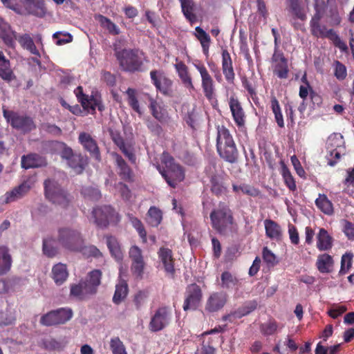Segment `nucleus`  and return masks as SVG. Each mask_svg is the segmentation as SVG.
<instances>
[{"mask_svg":"<svg viewBox=\"0 0 354 354\" xmlns=\"http://www.w3.org/2000/svg\"><path fill=\"white\" fill-rule=\"evenodd\" d=\"M59 241L66 249L72 251H80L86 257L97 258L102 254L94 245L83 246L84 241L81 234L75 229H61L59 232Z\"/></svg>","mask_w":354,"mask_h":354,"instance_id":"obj_1","label":"nucleus"},{"mask_svg":"<svg viewBox=\"0 0 354 354\" xmlns=\"http://www.w3.org/2000/svg\"><path fill=\"white\" fill-rule=\"evenodd\" d=\"M102 272L100 270H94L88 274L85 281H80L77 284L71 286V296L83 300L94 295L100 284Z\"/></svg>","mask_w":354,"mask_h":354,"instance_id":"obj_2","label":"nucleus"},{"mask_svg":"<svg viewBox=\"0 0 354 354\" xmlns=\"http://www.w3.org/2000/svg\"><path fill=\"white\" fill-rule=\"evenodd\" d=\"M216 149L219 156L225 161L234 163L238 158V150L229 130L224 126H218Z\"/></svg>","mask_w":354,"mask_h":354,"instance_id":"obj_3","label":"nucleus"},{"mask_svg":"<svg viewBox=\"0 0 354 354\" xmlns=\"http://www.w3.org/2000/svg\"><path fill=\"white\" fill-rule=\"evenodd\" d=\"M161 162L162 166L157 165V169L170 187H176L185 178L183 169L176 163L174 158L167 153L162 154Z\"/></svg>","mask_w":354,"mask_h":354,"instance_id":"obj_4","label":"nucleus"},{"mask_svg":"<svg viewBox=\"0 0 354 354\" xmlns=\"http://www.w3.org/2000/svg\"><path fill=\"white\" fill-rule=\"evenodd\" d=\"M51 145L55 152L67 160L68 165L74 169L75 173L80 174L83 171L86 164V160L83 156L73 153L71 148L64 142H53Z\"/></svg>","mask_w":354,"mask_h":354,"instance_id":"obj_5","label":"nucleus"},{"mask_svg":"<svg viewBox=\"0 0 354 354\" xmlns=\"http://www.w3.org/2000/svg\"><path fill=\"white\" fill-rule=\"evenodd\" d=\"M212 227L220 233H225L233 223L231 210L225 204H219L210 214Z\"/></svg>","mask_w":354,"mask_h":354,"instance_id":"obj_6","label":"nucleus"},{"mask_svg":"<svg viewBox=\"0 0 354 354\" xmlns=\"http://www.w3.org/2000/svg\"><path fill=\"white\" fill-rule=\"evenodd\" d=\"M116 56L120 66L127 71H138L142 64V53L139 50L116 51Z\"/></svg>","mask_w":354,"mask_h":354,"instance_id":"obj_7","label":"nucleus"},{"mask_svg":"<svg viewBox=\"0 0 354 354\" xmlns=\"http://www.w3.org/2000/svg\"><path fill=\"white\" fill-rule=\"evenodd\" d=\"M44 186L45 194L49 201L62 207H65L68 205L70 202L69 196L56 181L47 180L44 183Z\"/></svg>","mask_w":354,"mask_h":354,"instance_id":"obj_8","label":"nucleus"},{"mask_svg":"<svg viewBox=\"0 0 354 354\" xmlns=\"http://www.w3.org/2000/svg\"><path fill=\"white\" fill-rule=\"evenodd\" d=\"M92 215L94 222L100 227H106L111 223L115 224L120 221L118 214L108 205L95 208Z\"/></svg>","mask_w":354,"mask_h":354,"instance_id":"obj_9","label":"nucleus"},{"mask_svg":"<svg viewBox=\"0 0 354 354\" xmlns=\"http://www.w3.org/2000/svg\"><path fill=\"white\" fill-rule=\"evenodd\" d=\"M73 311L71 308H62L52 310L41 318L40 322L44 326H53L63 324L69 321L73 317Z\"/></svg>","mask_w":354,"mask_h":354,"instance_id":"obj_10","label":"nucleus"},{"mask_svg":"<svg viewBox=\"0 0 354 354\" xmlns=\"http://www.w3.org/2000/svg\"><path fill=\"white\" fill-rule=\"evenodd\" d=\"M3 115L14 128L22 131H29L35 127L33 122L30 118L18 115L17 113L6 109H3Z\"/></svg>","mask_w":354,"mask_h":354,"instance_id":"obj_11","label":"nucleus"},{"mask_svg":"<svg viewBox=\"0 0 354 354\" xmlns=\"http://www.w3.org/2000/svg\"><path fill=\"white\" fill-rule=\"evenodd\" d=\"M171 319V312L165 307L160 308L151 317L149 328L152 331H159L164 328Z\"/></svg>","mask_w":354,"mask_h":354,"instance_id":"obj_12","label":"nucleus"},{"mask_svg":"<svg viewBox=\"0 0 354 354\" xmlns=\"http://www.w3.org/2000/svg\"><path fill=\"white\" fill-rule=\"evenodd\" d=\"M202 292L199 286L196 284L189 285L186 290L183 309L185 310H195L200 304Z\"/></svg>","mask_w":354,"mask_h":354,"instance_id":"obj_13","label":"nucleus"},{"mask_svg":"<svg viewBox=\"0 0 354 354\" xmlns=\"http://www.w3.org/2000/svg\"><path fill=\"white\" fill-rule=\"evenodd\" d=\"M75 93L79 102L82 104L84 109L87 111H93L96 108H98L99 110H102L100 106V100L97 95H92L90 97L84 95L83 93V89L81 86H78L75 90Z\"/></svg>","mask_w":354,"mask_h":354,"instance_id":"obj_14","label":"nucleus"},{"mask_svg":"<svg viewBox=\"0 0 354 354\" xmlns=\"http://www.w3.org/2000/svg\"><path fill=\"white\" fill-rule=\"evenodd\" d=\"M129 258L132 261L131 271L136 277H141L143 273L144 260L142 250L136 245H133L129 249Z\"/></svg>","mask_w":354,"mask_h":354,"instance_id":"obj_15","label":"nucleus"},{"mask_svg":"<svg viewBox=\"0 0 354 354\" xmlns=\"http://www.w3.org/2000/svg\"><path fill=\"white\" fill-rule=\"evenodd\" d=\"M194 66L200 73L202 80V87L205 95L207 98L211 99L213 96L214 91L213 80L212 77L209 74L207 70L206 69L204 65L194 63Z\"/></svg>","mask_w":354,"mask_h":354,"instance_id":"obj_16","label":"nucleus"},{"mask_svg":"<svg viewBox=\"0 0 354 354\" xmlns=\"http://www.w3.org/2000/svg\"><path fill=\"white\" fill-rule=\"evenodd\" d=\"M228 104L233 118V120L238 127H243L245 122V115L244 110L239 100L231 96L228 100Z\"/></svg>","mask_w":354,"mask_h":354,"instance_id":"obj_17","label":"nucleus"},{"mask_svg":"<svg viewBox=\"0 0 354 354\" xmlns=\"http://www.w3.org/2000/svg\"><path fill=\"white\" fill-rule=\"evenodd\" d=\"M272 67L274 73L279 78H286L288 69L287 60L283 54L279 52H274L272 57Z\"/></svg>","mask_w":354,"mask_h":354,"instance_id":"obj_18","label":"nucleus"},{"mask_svg":"<svg viewBox=\"0 0 354 354\" xmlns=\"http://www.w3.org/2000/svg\"><path fill=\"white\" fill-rule=\"evenodd\" d=\"M227 301L225 292H214L208 298L205 309L209 312H216L222 308Z\"/></svg>","mask_w":354,"mask_h":354,"instance_id":"obj_19","label":"nucleus"},{"mask_svg":"<svg viewBox=\"0 0 354 354\" xmlns=\"http://www.w3.org/2000/svg\"><path fill=\"white\" fill-rule=\"evenodd\" d=\"M150 75L157 89L164 94H167L172 84L171 81L166 77L160 71H151Z\"/></svg>","mask_w":354,"mask_h":354,"instance_id":"obj_20","label":"nucleus"},{"mask_svg":"<svg viewBox=\"0 0 354 354\" xmlns=\"http://www.w3.org/2000/svg\"><path fill=\"white\" fill-rule=\"evenodd\" d=\"M124 273L122 268H120V279L115 286V290L113 297V301L115 304H120L127 297L129 288L125 279L122 278Z\"/></svg>","mask_w":354,"mask_h":354,"instance_id":"obj_21","label":"nucleus"},{"mask_svg":"<svg viewBox=\"0 0 354 354\" xmlns=\"http://www.w3.org/2000/svg\"><path fill=\"white\" fill-rule=\"evenodd\" d=\"M51 277L56 285L63 284L68 277V270L66 264L58 263L51 270Z\"/></svg>","mask_w":354,"mask_h":354,"instance_id":"obj_22","label":"nucleus"},{"mask_svg":"<svg viewBox=\"0 0 354 354\" xmlns=\"http://www.w3.org/2000/svg\"><path fill=\"white\" fill-rule=\"evenodd\" d=\"M158 254L160 261L164 266L165 271L168 274L173 275L175 270L172 251L167 248H160Z\"/></svg>","mask_w":354,"mask_h":354,"instance_id":"obj_23","label":"nucleus"},{"mask_svg":"<svg viewBox=\"0 0 354 354\" xmlns=\"http://www.w3.org/2000/svg\"><path fill=\"white\" fill-rule=\"evenodd\" d=\"M0 37L4 43L12 47L15 42L16 32L12 30L10 25L0 17Z\"/></svg>","mask_w":354,"mask_h":354,"instance_id":"obj_24","label":"nucleus"},{"mask_svg":"<svg viewBox=\"0 0 354 354\" xmlns=\"http://www.w3.org/2000/svg\"><path fill=\"white\" fill-rule=\"evenodd\" d=\"M222 70L226 80L232 83L234 80V73L232 59L227 50L222 51Z\"/></svg>","mask_w":354,"mask_h":354,"instance_id":"obj_25","label":"nucleus"},{"mask_svg":"<svg viewBox=\"0 0 354 354\" xmlns=\"http://www.w3.org/2000/svg\"><path fill=\"white\" fill-rule=\"evenodd\" d=\"M79 141L97 160L100 159L98 147L95 141L89 134L86 133H80L79 136Z\"/></svg>","mask_w":354,"mask_h":354,"instance_id":"obj_26","label":"nucleus"},{"mask_svg":"<svg viewBox=\"0 0 354 354\" xmlns=\"http://www.w3.org/2000/svg\"><path fill=\"white\" fill-rule=\"evenodd\" d=\"M24 7L28 14L38 17H43L46 13L45 3L43 0H33Z\"/></svg>","mask_w":354,"mask_h":354,"instance_id":"obj_27","label":"nucleus"},{"mask_svg":"<svg viewBox=\"0 0 354 354\" xmlns=\"http://www.w3.org/2000/svg\"><path fill=\"white\" fill-rule=\"evenodd\" d=\"M263 223L266 234L268 238L276 241L281 239L282 230L278 223L270 219H266Z\"/></svg>","mask_w":354,"mask_h":354,"instance_id":"obj_28","label":"nucleus"},{"mask_svg":"<svg viewBox=\"0 0 354 354\" xmlns=\"http://www.w3.org/2000/svg\"><path fill=\"white\" fill-rule=\"evenodd\" d=\"M46 164L45 158L37 154H29L21 158V166L25 169L39 167Z\"/></svg>","mask_w":354,"mask_h":354,"instance_id":"obj_29","label":"nucleus"},{"mask_svg":"<svg viewBox=\"0 0 354 354\" xmlns=\"http://www.w3.org/2000/svg\"><path fill=\"white\" fill-rule=\"evenodd\" d=\"M176 61L178 59H176ZM174 67L185 86L189 89L194 88L192 78L188 73V68L183 62H177Z\"/></svg>","mask_w":354,"mask_h":354,"instance_id":"obj_30","label":"nucleus"},{"mask_svg":"<svg viewBox=\"0 0 354 354\" xmlns=\"http://www.w3.org/2000/svg\"><path fill=\"white\" fill-rule=\"evenodd\" d=\"M333 257L328 254H322L318 255L316 266L317 270L321 273H329L331 272L333 267Z\"/></svg>","mask_w":354,"mask_h":354,"instance_id":"obj_31","label":"nucleus"},{"mask_svg":"<svg viewBox=\"0 0 354 354\" xmlns=\"http://www.w3.org/2000/svg\"><path fill=\"white\" fill-rule=\"evenodd\" d=\"M0 77L5 81L10 82L15 77L10 68V61L6 58L3 53L0 50Z\"/></svg>","mask_w":354,"mask_h":354,"instance_id":"obj_32","label":"nucleus"},{"mask_svg":"<svg viewBox=\"0 0 354 354\" xmlns=\"http://www.w3.org/2000/svg\"><path fill=\"white\" fill-rule=\"evenodd\" d=\"M317 248L320 251H325L330 249L333 245L332 237L328 234V232L320 228L317 236Z\"/></svg>","mask_w":354,"mask_h":354,"instance_id":"obj_33","label":"nucleus"},{"mask_svg":"<svg viewBox=\"0 0 354 354\" xmlns=\"http://www.w3.org/2000/svg\"><path fill=\"white\" fill-rule=\"evenodd\" d=\"M17 39L21 46L31 54L40 57V53L37 49V47L33 41L32 38L28 34H23L18 37L16 36L15 40Z\"/></svg>","mask_w":354,"mask_h":354,"instance_id":"obj_34","label":"nucleus"},{"mask_svg":"<svg viewBox=\"0 0 354 354\" xmlns=\"http://www.w3.org/2000/svg\"><path fill=\"white\" fill-rule=\"evenodd\" d=\"M149 108L153 116L160 122L165 121L167 118V113L161 102H158L150 98Z\"/></svg>","mask_w":354,"mask_h":354,"instance_id":"obj_35","label":"nucleus"},{"mask_svg":"<svg viewBox=\"0 0 354 354\" xmlns=\"http://www.w3.org/2000/svg\"><path fill=\"white\" fill-rule=\"evenodd\" d=\"M12 265L11 256L7 247H0V275L6 274Z\"/></svg>","mask_w":354,"mask_h":354,"instance_id":"obj_36","label":"nucleus"},{"mask_svg":"<svg viewBox=\"0 0 354 354\" xmlns=\"http://www.w3.org/2000/svg\"><path fill=\"white\" fill-rule=\"evenodd\" d=\"M194 35L200 41L203 53L206 56H208L209 48L211 43L209 35L200 26L196 27Z\"/></svg>","mask_w":354,"mask_h":354,"instance_id":"obj_37","label":"nucleus"},{"mask_svg":"<svg viewBox=\"0 0 354 354\" xmlns=\"http://www.w3.org/2000/svg\"><path fill=\"white\" fill-rule=\"evenodd\" d=\"M182 12L187 19L191 23L196 21V16L194 13L195 3L192 0H179Z\"/></svg>","mask_w":354,"mask_h":354,"instance_id":"obj_38","label":"nucleus"},{"mask_svg":"<svg viewBox=\"0 0 354 354\" xmlns=\"http://www.w3.org/2000/svg\"><path fill=\"white\" fill-rule=\"evenodd\" d=\"M146 219L147 223L151 226H158L162 219V211L155 206L151 207L148 210Z\"/></svg>","mask_w":354,"mask_h":354,"instance_id":"obj_39","label":"nucleus"},{"mask_svg":"<svg viewBox=\"0 0 354 354\" xmlns=\"http://www.w3.org/2000/svg\"><path fill=\"white\" fill-rule=\"evenodd\" d=\"M106 244L111 256L114 257L116 261H121L123 258V254L118 240L113 236H109L106 239Z\"/></svg>","mask_w":354,"mask_h":354,"instance_id":"obj_40","label":"nucleus"},{"mask_svg":"<svg viewBox=\"0 0 354 354\" xmlns=\"http://www.w3.org/2000/svg\"><path fill=\"white\" fill-rule=\"evenodd\" d=\"M317 207L325 214L331 215L333 213V207L330 201L324 194H319L315 201Z\"/></svg>","mask_w":354,"mask_h":354,"instance_id":"obj_41","label":"nucleus"},{"mask_svg":"<svg viewBox=\"0 0 354 354\" xmlns=\"http://www.w3.org/2000/svg\"><path fill=\"white\" fill-rule=\"evenodd\" d=\"M37 181L36 176H32L26 179L19 185L15 187V189L17 190V194L19 195L21 198L25 196L29 191L34 187Z\"/></svg>","mask_w":354,"mask_h":354,"instance_id":"obj_42","label":"nucleus"},{"mask_svg":"<svg viewBox=\"0 0 354 354\" xmlns=\"http://www.w3.org/2000/svg\"><path fill=\"white\" fill-rule=\"evenodd\" d=\"M344 143L343 136L340 133H333L327 139L326 149L342 151Z\"/></svg>","mask_w":354,"mask_h":354,"instance_id":"obj_43","label":"nucleus"},{"mask_svg":"<svg viewBox=\"0 0 354 354\" xmlns=\"http://www.w3.org/2000/svg\"><path fill=\"white\" fill-rule=\"evenodd\" d=\"M353 257L354 255L351 252H346L342 255L341 259V267L339 271V274L344 275L350 271L353 264Z\"/></svg>","mask_w":354,"mask_h":354,"instance_id":"obj_44","label":"nucleus"},{"mask_svg":"<svg viewBox=\"0 0 354 354\" xmlns=\"http://www.w3.org/2000/svg\"><path fill=\"white\" fill-rule=\"evenodd\" d=\"M109 347L112 354H128L124 343L118 337L110 339Z\"/></svg>","mask_w":354,"mask_h":354,"instance_id":"obj_45","label":"nucleus"},{"mask_svg":"<svg viewBox=\"0 0 354 354\" xmlns=\"http://www.w3.org/2000/svg\"><path fill=\"white\" fill-rule=\"evenodd\" d=\"M289 11L297 18L304 20L306 17L304 8L299 0H288Z\"/></svg>","mask_w":354,"mask_h":354,"instance_id":"obj_46","label":"nucleus"},{"mask_svg":"<svg viewBox=\"0 0 354 354\" xmlns=\"http://www.w3.org/2000/svg\"><path fill=\"white\" fill-rule=\"evenodd\" d=\"M270 106L272 111L274 115L275 120L278 126L281 128L284 127V122L283 115L281 113V107L279 102L275 97H272L271 99Z\"/></svg>","mask_w":354,"mask_h":354,"instance_id":"obj_47","label":"nucleus"},{"mask_svg":"<svg viewBox=\"0 0 354 354\" xmlns=\"http://www.w3.org/2000/svg\"><path fill=\"white\" fill-rule=\"evenodd\" d=\"M328 38L332 41L334 46L338 48L343 53H348V46L346 44L342 41L339 35L332 29L329 30Z\"/></svg>","mask_w":354,"mask_h":354,"instance_id":"obj_48","label":"nucleus"},{"mask_svg":"<svg viewBox=\"0 0 354 354\" xmlns=\"http://www.w3.org/2000/svg\"><path fill=\"white\" fill-rule=\"evenodd\" d=\"M55 240L53 238H46L43 241V252L49 257H55L57 254Z\"/></svg>","mask_w":354,"mask_h":354,"instance_id":"obj_49","label":"nucleus"},{"mask_svg":"<svg viewBox=\"0 0 354 354\" xmlns=\"http://www.w3.org/2000/svg\"><path fill=\"white\" fill-rule=\"evenodd\" d=\"M113 140L131 162H135V156L133 153L129 148L126 147L122 138L119 135H113Z\"/></svg>","mask_w":354,"mask_h":354,"instance_id":"obj_50","label":"nucleus"},{"mask_svg":"<svg viewBox=\"0 0 354 354\" xmlns=\"http://www.w3.org/2000/svg\"><path fill=\"white\" fill-rule=\"evenodd\" d=\"M21 199V197L17 194V190L14 187L12 190L7 192L0 197V204H8Z\"/></svg>","mask_w":354,"mask_h":354,"instance_id":"obj_51","label":"nucleus"},{"mask_svg":"<svg viewBox=\"0 0 354 354\" xmlns=\"http://www.w3.org/2000/svg\"><path fill=\"white\" fill-rule=\"evenodd\" d=\"M129 220L133 227L137 230L143 242L147 241V232L142 222L133 216H129Z\"/></svg>","mask_w":354,"mask_h":354,"instance_id":"obj_52","label":"nucleus"},{"mask_svg":"<svg viewBox=\"0 0 354 354\" xmlns=\"http://www.w3.org/2000/svg\"><path fill=\"white\" fill-rule=\"evenodd\" d=\"M128 96V102L131 107L139 114L141 113L138 101L136 97V91L132 88H128L127 91Z\"/></svg>","mask_w":354,"mask_h":354,"instance_id":"obj_53","label":"nucleus"},{"mask_svg":"<svg viewBox=\"0 0 354 354\" xmlns=\"http://www.w3.org/2000/svg\"><path fill=\"white\" fill-rule=\"evenodd\" d=\"M15 317L12 311L6 310L0 312V326H8L14 323Z\"/></svg>","mask_w":354,"mask_h":354,"instance_id":"obj_54","label":"nucleus"},{"mask_svg":"<svg viewBox=\"0 0 354 354\" xmlns=\"http://www.w3.org/2000/svg\"><path fill=\"white\" fill-rule=\"evenodd\" d=\"M99 18L102 26L106 28L111 33L114 35H118L120 33L118 27L109 19L103 16H100Z\"/></svg>","mask_w":354,"mask_h":354,"instance_id":"obj_55","label":"nucleus"},{"mask_svg":"<svg viewBox=\"0 0 354 354\" xmlns=\"http://www.w3.org/2000/svg\"><path fill=\"white\" fill-rule=\"evenodd\" d=\"M232 187L234 192L238 194L243 193L250 196L257 194V191L255 189L245 184L233 185Z\"/></svg>","mask_w":354,"mask_h":354,"instance_id":"obj_56","label":"nucleus"},{"mask_svg":"<svg viewBox=\"0 0 354 354\" xmlns=\"http://www.w3.org/2000/svg\"><path fill=\"white\" fill-rule=\"evenodd\" d=\"M113 156L115 160V162H117L118 167L120 169L121 174H123L124 178H129L130 169L124 160L118 154L113 153Z\"/></svg>","mask_w":354,"mask_h":354,"instance_id":"obj_57","label":"nucleus"},{"mask_svg":"<svg viewBox=\"0 0 354 354\" xmlns=\"http://www.w3.org/2000/svg\"><path fill=\"white\" fill-rule=\"evenodd\" d=\"M222 286L230 288L235 286L237 283V279L229 272H224L221 274Z\"/></svg>","mask_w":354,"mask_h":354,"instance_id":"obj_58","label":"nucleus"},{"mask_svg":"<svg viewBox=\"0 0 354 354\" xmlns=\"http://www.w3.org/2000/svg\"><path fill=\"white\" fill-rule=\"evenodd\" d=\"M334 75L339 80H344L347 75L346 66L339 61L334 63Z\"/></svg>","mask_w":354,"mask_h":354,"instance_id":"obj_59","label":"nucleus"},{"mask_svg":"<svg viewBox=\"0 0 354 354\" xmlns=\"http://www.w3.org/2000/svg\"><path fill=\"white\" fill-rule=\"evenodd\" d=\"M311 32L313 35L317 37H328L329 30H327L324 26H321L319 23L310 25Z\"/></svg>","mask_w":354,"mask_h":354,"instance_id":"obj_60","label":"nucleus"},{"mask_svg":"<svg viewBox=\"0 0 354 354\" xmlns=\"http://www.w3.org/2000/svg\"><path fill=\"white\" fill-rule=\"evenodd\" d=\"M327 149V155L326 158L328 160V164L330 166H334L337 161L340 158V154L342 153V150H337V149Z\"/></svg>","mask_w":354,"mask_h":354,"instance_id":"obj_61","label":"nucleus"},{"mask_svg":"<svg viewBox=\"0 0 354 354\" xmlns=\"http://www.w3.org/2000/svg\"><path fill=\"white\" fill-rule=\"evenodd\" d=\"M53 38L56 40L57 45H63L72 41V36L69 33L57 32L53 34Z\"/></svg>","mask_w":354,"mask_h":354,"instance_id":"obj_62","label":"nucleus"},{"mask_svg":"<svg viewBox=\"0 0 354 354\" xmlns=\"http://www.w3.org/2000/svg\"><path fill=\"white\" fill-rule=\"evenodd\" d=\"M263 259L270 266H274L277 263V257L267 247H265L263 250Z\"/></svg>","mask_w":354,"mask_h":354,"instance_id":"obj_63","label":"nucleus"},{"mask_svg":"<svg viewBox=\"0 0 354 354\" xmlns=\"http://www.w3.org/2000/svg\"><path fill=\"white\" fill-rule=\"evenodd\" d=\"M82 194L85 197H88L92 200H97L100 198V192L97 188L84 187L82 189Z\"/></svg>","mask_w":354,"mask_h":354,"instance_id":"obj_64","label":"nucleus"}]
</instances>
